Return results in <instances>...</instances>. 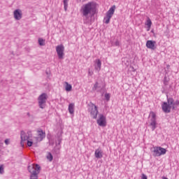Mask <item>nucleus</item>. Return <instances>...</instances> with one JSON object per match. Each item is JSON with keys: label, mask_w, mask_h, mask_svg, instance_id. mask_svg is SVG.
I'll list each match as a JSON object with an SVG mask.
<instances>
[{"label": "nucleus", "mask_w": 179, "mask_h": 179, "mask_svg": "<svg viewBox=\"0 0 179 179\" xmlns=\"http://www.w3.org/2000/svg\"><path fill=\"white\" fill-rule=\"evenodd\" d=\"M146 47H147V48H149L150 50H155L157 47L156 45V41H150V40L147 41Z\"/></svg>", "instance_id": "nucleus-13"}, {"label": "nucleus", "mask_w": 179, "mask_h": 179, "mask_svg": "<svg viewBox=\"0 0 179 179\" xmlns=\"http://www.w3.org/2000/svg\"><path fill=\"white\" fill-rule=\"evenodd\" d=\"M4 143L6 145H9V139L6 138L5 141H4Z\"/></svg>", "instance_id": "nucleus-28"}, {"label": "nucleus", "mask_w": 179, "mask_h": 179, "mask_svg": "<svg viewBox=\"0 0 179 179\" xmlns=\"http://www.w3.org/2000/svg\"><path fill=\"white\" fill-rule=\"evenodd\" d=\"M145 26H147V31H149L152 27V20L150 17L147 18V20L145 23Z\"/></svg>", "instance_id": "nucleus-17"}, {"label": "nucleus", "mask_w": 179, "mask_h": 179, "mask_svg": "<svg viewBox=\"0 0 179 179\" xmlns=\"http://www.w3.org/2000/svg\"><path fill=\"white\" fill-rule=\"evenodd\" d=\"M117 45H118V42H117Z\"/></svg>", "instance_id": "nucleus-31"}, {"label": "nucleus", "mask_w": 179, "mask_h": 179, "mask_svg": "<svg viewBox=\"0 0 179 179\" xmlns=\"http://www.w3.org/2000/svg\"><path fill=\"white\" fill-rule=\"evenodd\" d=\"M162 107L164 113H170V111H171V108L172 110L176 108V106H174V99H173V98L168 99L167 102H164Z\"/></svg>", "instance_id": "nucleus-3"}, {"label": "nucleus", "mask_w": 179, "mask_h": 179, "mask_svg": "<svg viewBox=\"0 0 179 179\" xmlns=\"http://www.w3.org/2000/svg\"><path fill=\"white\" fill-rule=\"evenodd\" d=\"M174 106H179V101H176V102H173Z\"/></svg>", "instance_id": "nucleus-29"}, {"label": "nucleus", "mask_w": 179, "mask_h": 179, "mask_svg": "<svg viewBox=\"0 0 179 179\" xmlns=\"http://www.w3.org/2000/svg\"><path fill=\"white\" fill-rule=\"evenodd\" d=\"M40 108H45V93H43L38 98Z\"/></svg>", "instance_id": "nucleus-11"}, {"label": "nucleus", "mask_w": 179, "mask_h": 179, "mask_svg": "<svg viewBox=\"0 0 179 179\" xmlns=\"http://www.w3.org/2000/svg\"><path fill=\"white\" fill-rule=\"evenodd\" d=\"M31 134V132L28 131V136L27 134H26V132H24V131H21L20 133V138H21V141H20V145L21 146H24V142H26L28 139L30 138V134Z\"/></svg>", "instance_id": "nucleus-10"}, {"label": "nucleus", "mask_w": 179, "mask_h": 179, "mask_svg": "<svg viewBox=\"0 0 179 179\" xmlns=\"http://www.w3.org/2000/svg\"><path fill=\"white\" fill-rule=\"evenodd\" d=\"M115 12V6H113L106 13V16L104 17L103 20L106 24L110 23V20L113 17L114 13Z\"/></svg>", "instance_id": "nucleus-6"}, {"label": "nucleus", "mask_w": 179, "mask_h": 179, "mask_svg": "<svg viewBox=\"0 0 179 179\" xmlns=\"http://www.w3.org/2000/svg\"><path fill=\"white\" fill-rule=\"evenodd\" d=\"M94 9H96V3L90 2L85 4L82 7L81 10L83 16H87V15L92 13V12H94Z\"/></svg>", "instance_id": "nucleus-2"}, {"label": "nucleus", "mask_w": 179, "mask_h": 179, "mask_svg": "<svg viewBox=\"0 0 179 179\" xmlns=\"http://www.w3.org/2000/svg\"><path fill=\"white\" fill-rule=\"evenodd\" d=\"M27 115H28L29 117H30V113H27Z\"/></svg>", "instance_id": "nucleus-30"}, {"label": "nucleus", "mask_w": 179, "mask_h": 179, "mask_svg": "<svg viewBox=\"0 0 179 179\" xmlns=\"http://www.w3.org/2000/svg\"><path fill=\"white\" fill-rule=\"evenodd\" d=\"M110 95L108 93L105 94V99L106 101H110Z\"/></svg>", "instance_id": "nucleus-24"}, {"label": "nucleus", "mask_w": 179, "mask_h": 179, "mask_svg": "<svg viewBox=\"0 0 179 179\" xmlns=\"http://www.w3.org/2000/svg\"><path fill=\"white\" fill-rule=\"evenodd\" d=\"M149 117L150 118V127L152 131H155L156 129L157 122L156 121V113L151 111L150 113Z\"/></svg>", "instance_id": "nucleus-5"}, {"label": "nucleus", "mask_w": 179, "mask_h": 179, "mask_svg": "<svg viewBox=\"0 0 179 179\" xmlns=\"http://www.w3.org/2000/svg\"><path fill=\"white\" fill-rule=\"evenodd\" d=\"M153 149V156L155 157L163 156V155H166L167 152V150L162 147H154Z\"/></svg>", "instance_id": "nucleus-7"}, {"label": "nucleus", "mask_w": 179, "mask_h": 179, "mask_svg": "<svg viewBox=\"0 0 179 179\" xmlns=\"http://www.w3.org/2000/svg\"><path fill=\"white\" fill-rule=\"evenodd\" d=\"M88 112L94 120H96L97 118V115H99V108H97V106H96L94 103H90Z\"/></svg>", "instance_id": "nucleus-4"}, {"label": "nucleus", "mask_w": 179, "mask_h": 179, "mask_svg": "<svg viewBox=\"0 0 179 179\" xmlns=\"http://www.w3.org/2000/svg\"><path fill=\"white\" fill-rule=\"evenodd\" d=\"M141 179H148V176L145 173H142Z\"/></svg>", "instance_id": "nucleus-27"}, {"label": "nucleus", "mask_w": 179, "mask_h": 179, "mask_svg": "<svg viewBox=\"0 0 179 179\" xmlns=\"http://www.w3.org/2000/svg\"><path fill=\"white\" fill-rule=\"evenodd\" d=\"M38 44H39V45H44V39L39 38H38Z\"/></svg>", "instance_id": "nucleus-23"}, {"label": "nucleus", "mask_w": 179, "mask_h": 179, "mask_svg": "<svg viewBox=\"0 0 179 179\" xmlns=\"http://www.w3.org/2000/svg\"><path fill=\"white\" fill-rule=\"evenodd\" d=\"M27 145L30 148L31 146H33V141H29V139L27 140Z\"/></svg>", "instance_id": "nucleus-25"}, {"label": "nucleus", "mask_w": 179, "mask_h": 179, "mask_svg": "<svg viewBox=\"0 0 179 179\" xmlns=\"http://www.w3.org/2000/svg\"><path fill=\"white\" fill-rule=\"evenodd\" d=\"M64 84L66 92H72V85L68 82H65Z\"/></svg>", "instance_id": "nucleus-18"}, {"label": "nucleus", "mask_w": 179, "mask_h": 179, "mask_svg": "<svg viewBox=\"0 0 179 179\" xmlns=\"http://www.w3.org/2000/svg\"><path fill=\"white\" fill-rule=\"evenodd\" d=\"M44 131H43V130L39 129L38 130V136L36 137V141L38 142H41V141H43V139H44Z\"/></svg>", "instance_id": "nucleus-15"}, {"label": "nucleus", "mask_w": 179, "mask_h": 179, "mask_svg": "<svg viewBox=\"0 0 179 179\" xmlns=\"http://www.w3.org/2000/svg\"><path fill=\"white\" fill-rule=\"evenodd\" d=\"M96 123L99 127H107V117L103 114H99L96 120Z\"/></svg>", "instance_id": "nucleus-8"}, {"label": "nucleus", "mask_w": 179, "mask_h": 179, "mask_svg": "<svg viewBox=\"0 0 179 179\" xmlns=\"http://www.w3.org/2000/svg\"><path fill=\"white\" fill-rule=\"evenodd\" d=\"M4 173H5V169L3 168V165L1 164L0 166V174H4Z\"/></svg>", "instance_id": "nucleus-22"}, {"label": "nucleus", "mask_w": 179, "mask_h": 179, "mask_svg": "<svg viewBox=\"0 0 179 179\" xmlns=\"http://www.w3.org/2000/svg\"><path fill=\"white\" fill-rule=\"evenodd\" d=\"M14 18L15 20H20L23 16V13H22V10L20 9H16L13 12Z\"/></svg>", "instance_id": "nucleus-12"}, {"label": "nucleus", "mask_w": 179, "mask_h": 179, "mask_svg": "<svg viewBox=\"0 0 179 179\" xmlns=\"http://www.w3.org/2000/svg\"><path fill=\"white\" fill-rule=\"evenodd\" d=\"M69 111L70 114H73V113H75V103H70L69 105Z\"/></svg>", "instance_id": "nucleus-19"}, {"label": "nucleus", "mask_w": 179, "mask_h": 179, "mask_svg": "<svg viewBox=\"0 0 179 179\" xmlns=\"http://www.w3.org/2000/svg\"><path fill=\"white\" fill-rule=\"evenodd\" d=\"M64 51L65 47L64 45H59L56 47V52L59 59H64V55H65V53H64Z\"/></svg>", "instance_id": "nucleus-9"}, {"label": "nucleus", "mask_w": 179, "mask_h": 179, "mask_svg": "<svg viewBox=\"0 0 179 179\" xmlns=\"http://www.w3.org/2000/svg\"><path fill=\"white\" fill-rule=\"evenodd\" d=\"M68 2L69 0H64V10H68Z\"/></svg>", "instance_id": "nucleus-21"}, {"label": "nucleus", "mask_w": 179, "mask_h": 179, "mask_svg": "<svg viewBox=\"0 0 179 179\" xmlns=\"http://www.w3.org/2000/svg\"><path fill=\"white\" fill-rule=\"evenodd\" d=\"M94 156L96 159H101V157H103V151L100 148L96 149L94 152Z\"/></svg>", "instance_id": "nucleus-16"}, {"label": "nucleus", "mask_w": 179, "mask_h": 179, "mask_svg": "<svg viewBox=\"0 0 179 179\" xmlns=\"http://www.w3.org/2000/svg\"><path fill=\"white\" fill-rule=\"evenodd\" d=\"M95 64H94V68L97 72H100L101 70V61L99 59H96L94 61Z\"/></svg>", "instance_id": "nucleus-14"}, {"label": "nucleus", "mask_w": 179, "mask_h": 179, "mask_svg": "<svg viewBox=\"0 0 179 179\" xmlns=\"http://www.w3.org/2000/svg\"><path fill=\"white\" fill-rule=\"evenodd\" d=\"M46 158H47V160H48V162H52V159H54V157H52V155L50 152L48 153Z\"/></svg>", "instance_id": "nucleus-20"}, {"label": "nucleus", "mask_w": 179, "mask_h": 179, "mask_svg": "<svg viewBox=\"0 0 179 179\" xmlns=\"http://www.w3.org/2000/svg\"><path fill=\"white\" fill-rule=\"evenodd\" d=\"M97 87H99V83H96L94 85L93 90H97Z\"/></svg>", "instance_id": "nucleus-26"}, {"label": "nucleus", "mask_w": 179, "mask_h": 179, "mask_svg": "<svg viewBox=\"0 0 179 179\" xmlns=\"http://www.w3.org/2000/svg\"><path fill=\"white\" fill-rule=\"evenodd\" d=\"M27 170L30 173V179H38V174L41 171V166L38 164L28 166Z\"/></svg>", "instance_id": "nucleus-1"}]
</instances>
